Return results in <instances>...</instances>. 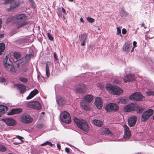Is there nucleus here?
I'll return each instance as SVG.
<instances>
[{
  "label": "nucleus",
  "mask_w": 154,
  "mask_h": 154,
  "mask_svg": "<svg viewBox=\"0 0 154 154\" xmlns=\"http://www.w3.org/2000/svg\"><path fill=\"white\" fill-rule=\"evenodd\" d=\"M153 110L151 109H149L144 112L142 114L141 117L142 121L143 122H146L153 115Z\"/></svg>",
  "instance_id": "obj_8"
},
{
  "label": "nucleus",
  "mask_w": 154,
  "mask_h": 154,
  "mask_svg": "<svg viewBox=\"0 0 154 154\" xmlns=\"http://www.w3.org/2000/svg\"><path fill=\"white\" fill-rule=\"evenodd\" d=\"M26 16L23 14H17L14 16L9 17L6 20V22H11L15 24L17 27L19 29L29 24L26 20Z\"/></svg>",
  "instance_id": "obj_1"
},
{
  "label": "nucleus",
  "mask_w": 154,
  "mask_h": 154,
  "mask_svg": "<svg viewBox=\"0 0 154 154\" xmlns=\"http://www.w3.org/2000/svg\"><path fill=\"white\" fill-rule=\"evenodd\" d=\"M7 149L5 147L2 145H0V151L4 152Z\"/></svg>",
  "instance_id": "obj_37"
},
{
  "label": "nucleus",
  "mask_w": 154,
  "mask_h": 154,
  "mask_svg": "<svg viewBox=\"0 0 154 154\" xmlns=\"http://www.w3.org/2000/svg\"><path fill=\"white\" fill-rule=\"evenodd\" d=\"M101 134H112V133L110 131L109 128H105L101 131Z\"/></svg>",
  "instance_id": "obj_27"
},
{
  "label": "nucleus",
  "mask_w": 154,
  "mask_h": 154,
  "mask_svg": "<svg viewBox=\"0 0 154 154\" xmlns=\"http://www.w3.org/2000/svg\"><path fill=\"white\" fill-rule=\"evenodd\" d=\"M143 109L139 106L136 103L134 111H136L137 113H141L143 112Z\"/></svg>",
  "instance_id": "obj_30"
},
{
  "label": "nucleus",
  "mask_w": 154,
  "mask_h": 154,
  "mask_svg": "<svg viewBox=\"0 0 154 154\" xmlns=\"http://www.w3.org/2000/svg\"><path fill=\"white\" fill-rule=\"evenodd\" d=\"M54 57L55 60H58L57 54L55 52L54 53Z\"/></svg>",
  "instance_id": "obj_44"
},
{
  "label": "nucleus",
  "mask_w": 154,
  "mask_h": 154,
  "mask_svg": "<svg viewBox=\"0 0 154 154\" xmlns=\"http://www.w3.org/2000/svg\"><path fill=\"white\" fill-rule=\"evenodd\" d=\"M87 37V35L86 34H81L79 35V38L80 41L82 42L81 45H85V41Z\"/></svg>",
  "instance_id": "obj_23"
},
{
  "label": "nucleus",
  "mask_w": 154,
  "mask_h": 154,
  "mask_svg": "<svg viewBox=\"0 0 154 154\" xmlns=\"http://www.w3.org/2000/svg\"><path fill=\"white\" fill-rule=\"evenodd\" d=\"M38 93V91L36 89H35L30 92L29 95L26 97V99L29 100L31 99Z\"/></svg>",
  "instance_id": "obj_22"
},
{
  "label": "nucleus",
  "mask_w": 154,
  "mask_h": 154,
  "mask_svg": "<svg viewBox=\"0 0 154 154\" xmlns=\"http://www.w3.org/2000/svg\"><path fill=\"white\" fill-rule=\"evenodd\" d=\"M127 30L126 29L123 28L122 30V33L123 34L125 35L126 34Z\"/></svg>",
  "instance_id": "obj_47"
},
{
  "label": "nucleus",
  "mask_w": 154,
  "mask_h": 154,
  "mask_svg": "<svg viewBox=\"0 0 154 154\" xmlns=\"http://www.w3.org/2000/svg\"><path fill=\"white\" fill-rule=\"evenodd\" d=\"M3 63L5 68L7 70L12 72H14L17 70V67L13 66L11 65L10 60L7 55L3 58Z\"/></svg>",
  "instance_id": "obj_4"
},
{
  "label": "nucleus",
  "mask_w": 154,
  "mask_h": 154,
  "mask_svg": "<svg viewBox=\"0 0 154 154\" xmlns=\"http://www.w3.org/2000/svg\"><path fill=\"white\" fill-rule=\"evenodd\" d=\"M29 52H31L30 54H26L25 57L20 60V61L22 63L24 64L26 62H28L30 60L32 57H34V52L32 49H30Z\"/></svg>",
  "instance_id": "obj_9"
},
{
  "label": "nucleus",
  "mask_w": 154,
  "mask_h": 154,
  "mask_svg": "<svg viewBox=\"0 0 154 154\" xmlns=\"http://www.w3.org/2000/svg\"><path fill=\"white\" fill-rule=\"evenodd\" d=\"M42 113L43 114H45V112H42Z\"/></svg>",
  "instance_id": "obj_64"
},
{
  "label": "nucleus",
  "mask_w": 154,
  "mask_h": 154,
  "mask_svg": "<svg viewBox=\"0 0 154 154\" xmlns=\"http://www.w3.org/2000/svg\"><path fill=\"white\" fill-rule=\"evenodd\" d=\"M121 17H127L128 15V14L124 11H122L121 12Z\"/></svg>",
  "instance_id": "obj_32"
},
{
  "label": "nucleus",
  "mask_w": 154,
  "mask_h": 154,
  "mask_svg": "<svg viewBox=\"0 0 154 154\" xmlns=\"http://www.w3.org/2000/svg\"><path fill=\"white\" fill-rule=\"evenodd\" d=\"M137 42L136 41H134L133 42V47L132 48H134L136 46Z\"/></svg>",
  "instance_id": "obj_53"
},
{
  "label": "nucleus",
  "mask_w": 154,
  "mask_h": 154,
  "mask_svg": "<svg viewBox=\"0 0 154 154\" xmlns=\"http://www.w3.org/2000/svg\"><path fill=\"white\" fill-rule=\"evenodd\" d=\"M124 128L125 130L124 138V139H128L130 138L131 135V132L129 128L126 125H124Z\"/></svg>",
  "instance_id": "obj_16"
},
{
  "label": "nucleus",
  "mask_w": 154,
  "mask_h": 154,
  "mask_svg": "<svg viewBox=\"0 0 154 154\" xmlns=\"http://www.w3.org/2000/svg\"><path fill=\"white\" fill-rule=\"evenodd\" d=\"M106 88L109 92L114 95H119L123 93L122 90L116 85L108 84Z\"/></svg>",
  "instance_id": "obj_5"
},
{
  "label": "nucleus",
  "mask_w": 154,
  "mask_h": 154,
  "mask_svg": "<svg viewBox=\"0 0 154 154\" xmlns=\"http://www.w3.org/2000/svg\"><path fill=\"white\" fill-rule=\"evenodd\" d=\"M16 137L19 139V140H22L23 138L22 137H21L20 136H18V135H17L16 136Z\"/></svg>",
  "instance_id": "obj_50"
},
{
  "label": "nucleus",
  "mask_w": 154,
  "mask_h": 154,
  "mask_svg": "<svg viewBox=\"0 0 154 154\" xmlns=\"http://www.w3.org/2000/svg\"><path fill=\"white\" fill-rule=\"evenodd\" d=\"M44 126L43 124H38L36 126V128H42Z\"/></svg>",
  "instance_id": "obj_42"
},
{
  "label": "nucleus",
  "mask_w": 154,
  "mask_h": 154,
  "mask_svg": "<svg viewBox=\"0 0 154 154\" xmlns=\"http://www.w3.org/2000/svg\"><path fill=\"white\" fill-rule=\"evenodd\" d=\"M8 110V107L5 106L0 105V114H2Z\"/></svg>",
  "instance_id": "obj_26"
},
{
  "label": "nucleus",
  "mask_w": 154,
  "mask_h": 154,
  "mask_svg": "<svg viewBox=\"0 0 154 154\" xmlns=\"http://www.w3.org/2000/svg\"><path fill=\"white\" fill-rule=\"evenodd\" d=\"M62 11L63 12L64 14H66V11H65V10L63 8H62Z\"/></svg>",
  "instance_id": "obj_55"
},
{
  "label": "nucleus",
  "mask_w": 154,
  "mask_h": 154,
  "mask_svg": "<svg viewBox=\"0 0 154 154\" xmlns=\"http://www.w3.org/2000/svg\"><path fill=\"white\" fill-rule=\"evenodd\" d=\"M50 63L51 62L50 61H48L46 63V73L48 77L50 75V70L48 65H50Z\"/></svg>",
  "instance_id": "obj_29"
},
{
  "label": "nucleus",
  "mask_w": 154,
  "mask_h": 154,
  "mask_svg": "<svg viewBox=\"0 0 154 154\" xmlns=\"http://www.w3.org/2000/svg\"><path fill=\"white\" fill-rule=\"evenodd\" d=\"M41 36V35L40 34H39L38 35V37L39 36L40 37Z\"/></svg>",
  "instance_id": "obj_63"
},
{
  "label": "nucleus",
  "mask_w": 154,
  "mask_h": 154,
  "mask_svg": "<svg viewBox=\"0 0 154 154\" xmlns=\"http://www.w3.org/2000/svg\"><path fill=\"white\" fill-rule=\"evenodd\" d=\"M92 123L96 126L99 127H101L103 124L102 121L96 119L93 120L92 121Z\"/></svg>",
  "instance_id": "obj_24"
},
{
  "label": "nucleus",
  "mask_w": 154,
  "mask_h": 154,
  "mask_svg": "<svg viewBox=\"0 0 154 154\" xmlns=\"http://www.w3.org/2000/svg\"><path fill=\"white\" fill-rule=\"evenodd\" d=\"M135 79L134 75L132 74L127 75L124 77V81L125 83L133 81Z\"/></svg>",
  "instance_id": "obj_18"
},
{
  "label": "nucleus",
  "mask_w": 154,
  "mask_h": 154,
  "mask_svg": "<svg viewBox=\"0 0 154 154\" xmlns=\"http://www.w3.org/2000/svg\"><path fill=\"white\" fill-rule=\"evenodd\" d=\"M136 103H131L125 106L124 108V111L125 112H129L134 111Z\"/></svg>",
  "instance_id": "obj_14"
},
{
  "label": "nucleus",
  "mask_w": 154,
  "mask_h": 154,
  "mask_svg": "<svg viewBox=\"0 0 154 154\" xmlns=\"http://www.w3.org/2000/svg\"><path fill=\"white\" fill-rule=\"evenodd\" d=\"M23 110L21 108L12 109L10 111H9L7 114L8 115H13L19 114L22 112Z\"/></svg>",
  "instance_id": "obj_20"
},
{
  "label": "nucleus",
  "mask_w": 154,
  "mask_h": 154,
  "mask_svg": "<svg viewBox=\"0 0 154 154\" xmlns=\"http://www.w3.org/2000/svg\"><path fill=\"white\" fill-rule=\"evenodd\" d=\"M48 37V38L51 40L52 41L54 39V38L52 35L50 33H48L47 34Z\"/></svg>",
  "instance_id": "obj_41"
},
{
  "label": "nucleus",
  "mask_w": 154,
  "mask_h": 154,
  "mask_svg": "<svg viewBox=\"0 0 154 154\" xmlns=\"http://www.w3.org/2000/svg\"><path fill=\"white\" fill-rule=\"evenodd\" d=\"M57 101L59 105L62 106L65 103L66 101L65 98L60 97L59 99H57Z\"/></svg>",
  "instance_id": "obj_28"
},
{
  "label": "nucleus",
  "mask_w": 154,
  "mask_h": 154,
  "mask_svg": "<svg viewBox=\"0 0 154 154\" xmlns=\"http://www.w3.org/2000/svg\"><path fill=\"white\" fill-rule=\"evenodd\" d=\"M60 119L62 122L66 124H70L71 122L70 116L67 112L63 111L60 115Z\"/></svg>",
  "instance_id": "obj_6"
},
{
  "label": "nucleus",
  "mask_w": 154,
  "mask_h": 154,
  "mask_svg": "<svg viewBox=\"0 0 154 154\" xmlns=\"http://www.w3.org/2000/svg\"><path fill=\"white\" fill-rule=\"evenodd\" d=\"M17 87L18 90L22 93H23L26 91V86L22 84H18Z\"/></svg>",
  "instance_id": "obj_25"
},
{
  "label": "nucleus",
  "mask_w": 154,
  "mask_h": 154,
  "mask_svg": "<svg viewBox=\"0 0 154 154\" xmlns=\"http://www.w3.org/2000/svg\"><path fill=\"white\" fill-rule=\"evenodd\" d=\"M146 94L148 96H154V91H148L146 92Z\"/></svg>",
  "instance_id": "obj_39"
},
{
  "label": "nucleus",
  "mask_w": 154,
  "mask_h": 154,
  "mask_svg": "<svg viewBox=\"0 0 154 154\" xmlns=\"http://www.w3.org/2000/svg\"><path fill=\"white\" fill-rule=\"evenodd\" d=\"M0 48H5V45L3 42L0 43Z\"/></svg>",
  "instance_id": "obj_45"
},
{
  "label": "nucleus",
  "mask_w": 154,
  "mask_h": 154,
  "mask_svg": "<svg viewBox=\"0 0 154 154\" xmlns=\"http://www.w3.org/2000/svg\"><path fill=\"white\" fill-rule=\"evenodd\" d=\"M4 121L9 126H13L16 124V121L11 118H8L4 119Z\"/></svg>",
  "instance_id": "obj_21"
},
{
  "label": "nucleus",
  "mask_w": 154,
  "mask_h": 154,
  "mask_svg": "<svg viewBox=\"0 0 154 154\" xmlns=\"http://www.w3.org/2000/svg\"><path fill=\"white\" fill-rule=\"evenodd\" d=\"M65 151L68 153L69 152V148L66 147L65 149Z\"/></svg>",
  "instance_id": "obj_49"
},
{
  "label": "nucleus",
  "mask_w": 154,
  "mask_h": 154,
  "mask_svg": "<svg viewBox=\"0 0 154 154\" xmlns=\"http://www.w3.org/2000/svg\"><path fill=\"white\" fill-rule=\"evenodd\" d=\"M143 96L139 92L135 93L132 94L129 96V99L131 100H134L136 101L142 100L143 99Z\"/></svg>",
  "instance_id": "obj_12"
},
{
  "label": "nucleus",
  "mask_w": 154,
  "mask_h": 154,
  "mask_svg": "<svg viewBox=\"0 0 154 154\" xmlns=\"http://www.w3.org/2000/svg\"><path fill=\"white\" fill-rule=\"evenodd\" d=\"M114 82L116 84H118L119 83V81L117 80H115L114 81Z\"/></svg>",
  "instance_id": "obj_59"
},
{
  "label": "nucleus",
  "mask_w": 154,
  "mask_h": 154,
  "mask_svg": "<svg viewBox=\"0 0 154 154\" xmlns=\"http://www.w3.org/2000/svg\"><path fill=\"white\" fill-rule=\"evenodd\" d=\"M76 87V91L77 92L81 94H84L86 92V85L84 83H79Z\"/></svg>",
  "instance_id": "obj_10"
},
{
  "label": "nucleus",
  "mask_w": 154,
  "mask_h": 154,
  "mask_svg": "<svg viewBox=\"0 0 154 154\" xmlns=\"http://www.w3.org/2000/svg\"><path fill=\"white\" fill-rule=\"evenodd\" d=\"M132 46V43L128 42L125 43L124 45L125 48H130Z\"/></svg>",
  "instance_id": "obj_33"
},
{
  "label": "nucleus",
  "mask_w": 154,
  "mask_h": 154,
  "mask_svg": "<svg viewBox=\"0 0 154 154\" xmlns=\"http://www.w3.org/2000/svg\"><path fill=\"white\" fill-rule=\"evenodd\" d=\"M102 100L100 97H97L96 99L94 104L97 108L100 109H102Z\"/></svg>",
  "instance_id": "obj_19"
},
{
  "label": "nucleus",
  "mask_w": 154,
  "mask_h": 154,
  "mask_svg": "<svg viewBox=\"0 0 154 154\" xmlns=\"http://www.w3.org/2000/svg\"><path fill=\"white\" fill-rule=\"evenodd\" d=\"M119 109L118 105L116 103H109L105 107V110L108 112H110L112 111L116 112Z\"/></svg>",
  "instance_id": "obj_7"
},
{
  "label": "nucleus",
  "mask_w": 154,
  "mask_h": 154,
  "mask_svg": "<svg viewBox=\"0 0 154 154\" xmlns=\"http://www.w3.org/2000/svg\"><path fill=\"white\" fill-rule=\"evenodd\" d=\"M5 79L4 78L2 77L0 78V82L3 83L5 82Z\"/></svg>",
  "instance_id": "obj_46"
},
{
  "label": "nucleus",
  "mask_w": 154,
  "mask_h": 154,
  "mask_svg": "<svg viewBox=\"0 0 154 154\" xmlns=\"http://www.w3.org/2000/svg\"><path fill=\"white\" fill-rule=\"evenodd\" d=\"M137 117L135 116H131L128 120V124L130 127L134 126L137 121Z\"/></svg>",
  "instance_id": "obj_15"
},
{
  "label": "nucleus",
  "mask_w": 154,
  "mask_h": 154,
  "mask_svg": "<svg viewBox=\"0 0 154 154\" xmlns=\"http://www.w3.org/2000/svg\"><path fill=\"white\" fill-rule=\"evenodd\" d=\"M29 1L32 4L33 7L35 6V3L33 0H29Z\"/></svg>",
  "instance_id": "obj_48"
},
{
  "label": "nucleus",
  "mask_w": 154,
  "mask_h": 154,
  "mask_svg": "<svg viewBox=\"0 0 154 154\" xmlns=\"http://www.w3.org/2000/svg\"><path fill=\"white\" fill-rule=\"evenodd\" d=\"M87 20L89 22L92 23L94 21V19L90 17H88L87 18Z\"/></svg>",
  "instance_id": "obj_38"
},
{
  "label": "nucleus",
  "mask_w": 154,
  "mask_h": 154,
  "mask_svg": "<svg viewBox=\"0 0 154 154\" xmlns=\"http://www.w3.org/2000/svg\"><path fill=\"white\" fill-rule=\"evenodd\" d=\"M19 4V2L18 0H13L10 3V8L8 9V10L9 11H12L17 8L18 7Z\"/></svg>",
  "instance_id": "obj_17"
},
{
  "label": "nucleus",
  "mask_w": 154,
  "mask_h": 154,
  "mask_svg": "<svg viewBox=\"0 0 154 154\" xmlns=\"http://www.w3.org/2000/svg\"><path fill=\"white\" fill-rule=\"evenodd\" d=\"M14 57L17 59L20 58L21 57L20 54L17 52H15L14 53Z\"/></svg>",
  "instance_id": "obj_36"
},
{
  "label": "nucleus",
  "mask_w": 154,
  "mask_h": 154,
  "mask_svg": "<svg viewBox=\"0 0 154 154\" xmlns=\"http://www.w3.org/2000/svg\"><path fill=\"white\" fill-rule=\"evenodd\" d=\"M27 106L29 108L40 110L41 109L42 106L37 101L32 102L28 103Z\"/></svg>",
  "instance_id": "obj_13"
},
{
  "label": "nucleus",
  "mask_w": 154,
  "mask_h": 154,
  "mask_svg": "<svg viewBox=\"0 0 154 154\" xmlns=\"http://www.w3.org/2000/svg\"><path fill=\"white\" fill-rule=\"evenodd\" d=\"M94 98V96L92 95H88L83 97V100H82L80 103L81 107L86 110H88L89 109L88 104L92 101Z\"/></svg>",
  "instance_id": "obj_2"
},
{
  "label": "nucleus",
  "mask_w": 154,
  "mask_h": 154,
  "mask_svg": "<svg viewBox=\"0 0 154 154\" xmlns=\"http://www.w3.org/2000/svg\"><path fill=\"white\" fill-rule=\"evenodd\" d=\"M57 146L58 148L59 149V150H60L61 149V147L60 146V144L59 143H57Z\"/></svg>",
  "instance_id": "obj_54"
},
{
  "label": "nucleus",
  "mask_w": 154,
  "mask_h": 154,
  "mask_svg": "<svg viewBox=\"0 0 154 154\" xmlns=\"http://www.w3.org/2000/svg\"><path fill=\"white\" fill-rule=\"evenodd\" d=\"M19 79L20 81L23 83H26L28 82V79L25 77H20Z\"/></svg>",
  "instance_id": "obj_34"
},
{
  "label": "nucleus",
  "mask_w": 154,
  "mask_h": 154,
  "mask_svg": "<svg viewBox=\"0 0 154 154\" xmlns=\"http://www.w3.org/2000/svg\"><path fill=\"white\" fill-rule=\"evenodd\" d=\"M20 120L24 123L28 124L31 122L33 119L29 114H26L22 116Z\"/></svg>",
  "instance_id": "obj_11"
},
{
  "label": "nucleus",
  "mask_w": 154,
  "mask_h": 154,
  "mask_svg": "<svg viewBox=\"0 0 154 154\" xmlns=\"http://www.w3.org/2000/svg\"><path fill=\"white\" fill-rule=\"evenodd\" d=\"M80 22H81L83 23H84V20H83V18L82 17H81L80 18Z\"/></svg>",
  "instance_id": "obj_57"
},
{
  "label": "nucleus",
  "mask_w": 154,
  "mask_h": 154,
  "mask_svg": "<svg viewBox=\"0 0 154 154\" xmlns=\"http://www.w3.org/2000/svg\"><path fill=\"white\" fill-rule=\"evenodd\" d=\"M129 49H123V51L124 52H127L128 51H129Z\"/></svg>",
  "instance_id": "obj_52"
},
{
  "label": "nucleus",
  "mask_w": 154,
  "mask_h": 154,
  "mask_svg": "<svg viewBox=\"0 0 154 154\" xmlns=\"http://www.w3.org/2000/svg\"><path fill=\"white\" fill-rule=\"evenodd\" d=\"M27 69L26 68H24L23 69V71L24 72H26V71H27Z\"/></svg>",
  "instance_id": "obj_58"
},
{
  "label": "nucleus",
  "mask_w": 154,
  "mask_h": 154,
  "mask_svg": "<svg viewBox=\"0 0 154 154\" xmlns=\"http://www.w3.org/2000/svg\"><path fill=\"white\" fill-rule=\"evenodd\" d=\"M20 143H17V142H15V143H14V144H15V145H18V144H20Z\"/></svg>",
  "instance_id": "obj_61"
},
{
  "label": "nucleus",
  "mask_w": 154,
  "mask_h": 154,
  "mask_svg": "<svg viewBox=\"0 0 154 154\" xmlns=\"http://www.w3.org/2000/svg\"><path fill=\"white\" fill-rule=\"evenodd\" d=\"M74 121L78 127L85 132H88L89 131V127L87 123L83 120H80L77 118L74 119Z\"/></svg>",
  "instance_id": "obj_3"
},
{
  "label": "nucleus",
  "mask_w": 154,
  "mask_h": 154,
  "mask_svg": "<svg viewBox=\"0 0 154 154\" xmlns=\"http://www.w3.org/2000/svg\"><path fill=\"white\" fill-rule=\"evenodd\" d=\"M126 100L125 99H124L123 97H121L117 103H121L125 104L126 103Z\"/></svg>",
  "instance_id": "obj_31"
},
{
  "label": "nucleus",
  "mask_w": 154,
  "mask_h": 154,
  "mask_svg": "<svg viewBox=\"0 0 154 154\" xmlns=\"http://www.w3.org/2000/svg\"><path fill=\"white\" fill-rule=\"evenodd\" d=\"M2 23V21L1 19H0V29H1V25Z\"/></svg>",
  "instance_id": "obj_60"
},
{
  "label": "nucleus",
  "mask_w": 154,
  "mask_h": 154,
  "mask_svg": "<svg viewBox=\"0 0 154 154\" xmlns=\"http://www.w3.org/2000/svg\"><path fill=\"white\" fill-rule=\"evenodd\" d=\"M5 49H0V55L2 54Z\"/></svg>",
  "instance_id": "obj_51"
},
{
  "label": "nucleus",
  "mask_w": 154,
  "mask_h": 154,
  "mask_svg": "<svg viewBox=\"0 0 154 154\" xmlns=\"http://www.w3.org/2000/svg\"><path fill=\"white\" fill-rule=\"evenodd\" d=\"M141 26L144 27V29L146 28V27L145 26V25L143 23H142L141 25Z\"/></svg>",
  "instance_id": "obj_56"
},
{
  "label": "nucleus",
  "mask_w": 154,
  "mask_h": 154,
  "mask_svg": "<svg viewBox=\"0 0 154 154\" xmlns=\"http://www.w3.org/2000/svg\"><path fill=\"white\" fill-rule=\"evenodd\" d=\"M134 49H132L131 50V52H132L134 51Z\"/></svg>",
  "instance_id": "obj_62"
},
{
  "label": "nucleus",
  "mask_w": 154,
  "mask_h": 154,
  "mask_svg": "<svg viewBox=\"0 0 154 154\" xmlns=\"http://www.w3.org/2000/svg\"><path fill=\"white\" fill-rule=\"evenodd\" d=\"M49 145L50 146H53V144H52V143L48 141H47L45 142V143H43L41 145V146H45L46 145Z\"/></svg>",
  "instance_id": "obj_35"
},
{
  "label": "nucleus",
  "mask_w": 154,
  "mask_h": 154,
  "mask_svg": "<svg viewBox=\"0 0 154 154\" xmlns=\"http://www.w3.org/2000/svg\"><path fill=\"white\" fill-rule=\"evenodd\" d=\"M116 29L117 30V34L120 35L121 36H122V35H121V29L119 27H117Z\"/></svg>",
  "instance_id": "obj_40"
},
{
  "label": "nucleus",
  "mask_w": 154,
  "mask_h": 154,
  "mask_svg": "<svg viewBox=\"0 0 154 154\" xmlns=\"http://www.w3.org/2000/svg\"><path fill=\"white\" fill-rule=\"evenodd\" d=\"M5 1L4 3L5 4H10V3L12 2L13 0H4Z\"/></svg>",
  "instance_id": "obj_43"
}]
</instances>
